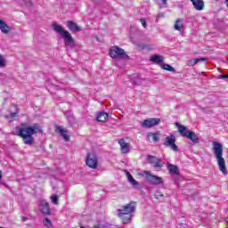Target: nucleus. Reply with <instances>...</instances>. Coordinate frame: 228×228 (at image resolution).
I'll return each mask as SVG.
<instances>
[{"mask_svg":"<svg viewBox=\"0 0 228 228\" xmlns=\"http://www.w3.org/2000/svg\"><path fill=\"white\" fill-rule=\"evenodd\" d=\"M23 220L26 221V217H23Z\"/></svg>","mask_w":228,"mask_h":228,"instance_id":"nucleus-44","label":"nucleus"},{"mask_svg":"<svg viewBox=\"0 0 228 228\" xmlns=\"http://www.w3.org/2000/svg\"><path fill=\"white\" fill-rule=\"evenodd\" d=\"M226 5H227V8H228V0H226Z\"/></svg>","mask_w":228,"mask_h":228,"instance_id":"nucleus-41","label":"nucleus"},{"mask_svg":"<svg viewBox=\"0 0 228 228\" xmlns=\"http://www.w3.org/2000/svg\"><path fill=\"white\" fill-rule=\"evenodd\" d=\"M167 170L169 174H173L174 175H179V167L174 164H167Z\"/></svg>","mask_w":228,"mask_h":228,"instance_id":"nucleus-19","label":"nucleus"},{"mask_svg":"<svg viewBox=\"0 0 228 228\" xmlns=\"http://www.w3.org/2000/svg\"><path fill=\"white\" fill-rule=\"evenodd\" d=\"M165 143H175V135L170 134L165 138Z\"/></svg>","mask_w":228,"mask_h":228,"instance_id":"nucleus-25","label":"nucleus"},{"mask_svg":"<svg viewBox=\"0 0 228 228\" xmlns=\"http://www.w3.org/2000/svg\"><path fill=\"white\" fill-rule=\"evenodd\" d=\"M67 28L71 31L72 33H76V31H81V27H79L76 22L73 20H68L67 21Z\"/></svg>","mask_w":228,"mask_h":228,"instance_id":"nucleus-14","label":"nucleus"},{"mask_svg":"<svg viewBox=\"0 0 228 228\" xmlns=\"http://www.w3.org/2000/svg\"><path fill=\"white\" fill-rule=\"evenodd\" d=\"M147 159L148 163L152 165L154 168H161V167H163V164H161V159H159L156 156L148 155Z\"/></svg>","mask_w":228,"mask_h":228,"instance_id":"nucleus-10","label":"nucleus"},{"mask_svg":"<svg viewBox=\"0 0 228 228\" xmlns=\"http://www.w3.org/2000/svg\"><path fill=\"white\" fill-rule=\"evenodd\" d=\"M51 200H52L53 204H54L55 206H58L60 200L58 199V195L53 194L51 196Z\"/></svg>","mask_w":228,"mask_h":228,"instance_id":"nucleus-28","label":"nucleus"},{"mask_svg":"<svg viewBox=\"0 0 228 228\" xmlns=\"http://www.w3.org/2000/svg\"><path fill=\"white\" fill-rule=\"evenodd\" d=\"M120 151L121 154H129L131 146H129V143H120Z\"/></svg>","mask_w":228,"mask_h":228,"instance_id":"nucleus-20","label":"nucleus"},{"mask_svg":"<svg viewBox=\"0 0 228 228\" xmlns=\"http://www.w3.org/2000/svg\"><path fill=\"white\" fill-rule=\"evenodd\" d=\"M53 30H55L56 33H60V35H63L67 30L63 29V27L61 25H58L54 23L53 25Z\"/></svg>","mask_w":228,"mask_h":228,"instance_id":"nucleus-23","label":"nucleus"},{"mask_svg":"<svg viewBox=\"0 0 228 228\" xmlns=\"http://www.w3.org/2000/svg\"><path fill=\"white\" fill-rule=\"evenodd\" d=\"M1 179H3V175L1 174V171H0V181Z\"/></svg>","mask_w":228,"mask_h":228,"instance_id":"nucleus-39","label":"nucleus"},{"mask_svg":"<svg viewBox=\"0 0 228 228\" xmlns=\"http://www.w3.org/2000/svg\"><path fill=\"white\" fill-rule=\"evenodd\" d=\"M125 174L127 177V181H129L130 179H132L133 175H131V173L127 170H125Z\"/></svg>","mask_w":228,"mask_h":228,"instance_id":"nucleus-32","label":"nucleus"},{"mask_svg":"<svg viewBox=\"0 0 228 228\" xmlns=\"http://www.w3.org/2000/svg\"><path fill=\"white\" fill-rule=\"evenodd\" d=\"M0 67H5L4 60L3 59V55H0Z\"/></svg>","mask_w":228,"mask_h":228,"instance_id":"nucleus-34","label":"nucleus"},{"mask_svg":"<svg viewBox=\"0 0 228 228\" xmlns=\"http://www.w3.org/2000/svg\"><path fill=\"white\" fill-rule=\"evenodd\" d=\"M10 117L15 118V117H17V112H11Z\"/></svg>","mask_w":228,"mask_h":228,"instance_id":"nucleus-36","label":"nucleus"},{"mask_svg":"<svg viewBox=\"0 0 228 228\" xmlns=\"http://www.w3.org/2000/svg\"><path fill=\"white\" fill-rule=\"evenodd\" d=\"M191 3L192 4L194 10H197L198 12H202V10H204V0H191Z\"/></svg>","mask_w":228,"mask_h":228,"instance_id":"nucleus-13","label":"nucleus"},{"mask_svg":"<svg viewBox=\"0 0 228 228\" xmlns=\"http://www.w3.org/2000/svg\"><path fill=\"white\" fill-rule=\"evenodd\" d=\"M109 56L113 59L119 58L120 60H129V55L126 53V51L118 45L112 46L110 49Z\"/></svg>","mask_w":228,"mask_h":228,"instance_id":"nucleus-5","label":"nucleus"},{"mask_svg":"<svg viewBox=\"0 0 228 228\" xmlns=\"http://www.w3.org/2000/svg\"><path fill=\"white\" fill-rule=\"evenodd\" d=\"M125 174L127 177V181H129L130 179H132L133 175H131V173L127 170H125Z\"/></svg>","mask_w":228,"mask_h":228,"instance_id":"nucleus-33","label":"nucleus"},{"mask_svg":"<svg viewBox=\"0 0 228 228\" xmlns=\"http://www.w3.org/2000/svg\"><path fill=\"white\" fill-rule=\"evenodd\" d=\"M159 124H161L159 118H150L142 123V127L151 128L154 127V126H159Z\"/></svg>","mask_w":228,"mask_h":228,"instance_id":"nucleus-8","label":"nucleus"},{"mask_svg":"<svg viewBox=\"0 0 228 228\" xmlns=\"http://www.w3.org/2000/svg\"><path fill=\"white\" fill-rule=\"evenodd\" d=\"M128 182L130 183V184H132V186H134L135 188H140V183L134 180V177L130 178Z\"/></svg>","mask_w":228,"mask_h":228,"instance_id":"nucleus-27","label":"nucleus"},{"mask_svg":"<svg viewBox=\"0 0 228 228\" xmlns=\"http://www.w3.org/2000/svg\"><path fill=\"white\" fill-rule=\"evenodd\" d=\"M150 60L153 61V63H163L165 57L162 55H153Z\"/></svg>","mask_w":228,"mask_h":228,"instance_id":"nucleus-22","label":"nucleus"},{"mask_svg":"<svg viewBox=\"0 0 228 228\" xmlns=\"http://www.w3.org/2000/svg\"><path fill=\"white\" fill-rule=\"evenodd\" d=\"M166 145H167V147H170L172 149V151H175V152H177L178 147H177V145H175V143H167Z\"/></svg>","mask_w":228,"mask_h":228,"instance_id":"nucleus-29","label":"nucleus"},{"mask_svg":"<svg viewBox=\"0 0 228 228\" xmlns=\"http://www.w3.org/2000/svg\"><path fill=\"white\" fill-rule=\"evenodd\" d=\"M39 211H41L43 215H51V207L49 206V202L45 200H42L39 203Z\"/></svg>","mask_w":228,"mask_h":228,"instance_id":"nucleus-11","label":"nucleus"},{"mask_svg":"<svg viewBox=\"0 0 228 228\" xmlns=\"http://www.w3.org/2000/svg\"><path fill=\"white\" fill-rule=\"evenodd\" d=\"M140 22L142 27L147 28V20H145V18L140 19Z\"/></svg>","mask_w":228,"mask_h":228,"instance_id":"nucleus-31","label":"nucleus"},{"mask_svg":"<svg viewBox=\"0 0 228 228\" xmlns=\"http://www.w3.org/2000/svg\"><path fill=\"white\" fill-rule=\"evenodd\" d=\"M86 167H89V168H92L93 170L97 169V167H99V158L97 157L95 151H90L87 153L86 159Z\"/></svg>","mask_w":228,"mask_h":228,"instance_id":"nucleus-7","label":"nucleus"},{"mask_svg":"<svg viewBox=\"0 0 228 228\" xmlns=\"http://www.w3.org/2000/svg\"><path fill=\"white\" fill-rule=\"evenodd\" d=\"M213 152L217 160V165L219 167L220 172L224 174V175H227V167H225V159L222 157L224 154V148L220 143H214Z\"/></svg>","mask_w":228,"mask_h":228,"instance_id":"nucleus-3","label":"nucleus"},{"mask_svg":"<svg viewBox=\"0 0 228 228\" xmlns=\"http://www.w3.org/2000/svg\"><path fill=\"white\" fill-rule=\"evenodd\" d=\"M126 142H129V137L119 139L118 143H126Z\"/></svg>","mask_w":228,"mask_h":228,"instance_id":"nucleus-30","label":"nucleus"},{"mask_svg":"<svg viewBox=\"0 0 228 228\" xmlns=\"http://www.w3.org/2000/svg\"><path fill=\"white\" fill-rule=\"evenodd\" d=\"M43 224L46 228H53V222H51L50 219L47 217L43 219Z\"/></svg>","mask_w":228,"mask_h":228,"instance_id":"nucleus-26","label":"nucleus"},{"mask_svg":"<svg viewBox=\"0 0 228 228\" xmlns=\"http://www.w3.org/2000/svg\"><path fill=\"white\" fill-rule=\"evenodd\" d=\"M50 148H53V145L50 144Z\"/></svg>","mask_w":228,"mask_h":228,"instance_id":"nucleus-46","label":"nucleus"},{"mask_svg":"<svg viewBox=\"0 0 228 228\" xmlns=\"http://www.w3.org/2000/svg\"><path fill=\"white\" fill-rule=\"evenodd\" d=\"M0 228H4V227H3V226H0Z\"/></svg>","mask_w":228,"mask_h":228,"instance_id":"nucleus-47","label":"nucleus"},{"mask_svg":"<svg viewBox=\"0 0 228 228\" xmlns=\"http://www.w3.org/2000/svg\"><path fill=\"white\" fill-rule=\"evenodd\" d=\"M183 28H184V23H183V20H176L175 22V25H174V28L176 31H183Z\"/></svg>","mask_w":228,"mask_h":228,"instance_id":"nucleus-21","label":"nucleus"},{"mask_svg":"<svg viewBox=\"0 0 228 228\" xmlns=\"http://www.w3.org/2000/svg\"><path fill=\"white\" fill-rule=\"evenodd\" d=\"M138 82L134 80V85H140V78H137Z\"/></svg>","mask_w":228,"mask_h":228,"instance_id":"nucleus-37","label":"nucleus"},{"mask_svg":"<svg viewBox=\"0 0 228 228\" xmlns=\"http://www.w3.org/2000/svg\"><path fill=\"white\" fill-rule=\"evenodd\" d=\"M218 79H228V75H220Z\"/></svg>","mask_w":228,"mask_h":228,"instance_id":"nucleus-35","label":"nucleus"},{"mask_svg":"<svg viewBox=\"0 0 228 228\" xmlns=\"http://www.w3.org/2000/svg\"><path fill=\"white\" fill-rule=\"evenodd\" d=\"M163 4H167V3H168V0H161Z\"/></svg>","mask_w":228,"mask_h":228,"instance_id":"nucleus-38","label":"nucleus"},{"mask_svg":"<svg viewBox=\"0 0 228 228\" xmlns=\"http://www.w3.org/2000/svg\"><path fill=\"white\" fill-rule=\"evenodd\" d=\"M110 118V114L106 113L105 111H101L96 114V120L97 122H104L108 120Z\"/></svg>","mask_w":228,"mask_h":228,"instance_id":"nucleus-17","label":"nucleus"},{"mask_svg":"<svg viewBox=\"0 0 228 228\" xmlns=\"http://www.w3.org/2000/svg\"><path fill=\"white\" fill-rule=\"evenodd\" d=\"M214 143H218V142H214Z\"/></svg>","mask_w":228,"mask_h":228,"instance_id":"nucleus-45","label":"nucleus"},{"mask_svg":"<svg viewBox=\"0 0 228 228\" xmlns=\"http://www.w3.org/2000/svg\"><path fill=\"white\" fill-rule=\"evenodd\" d=\"M55 133L61 134V136H62L66 142H69V140H70V136H69V132L67 131V129H64L61 126H55Z\"/></svg>","mask_w":228,"mask_h":228,"instance_id":"nucleus-12","label":"nucleus"},{"mask_svg":"<svg viewBox=\"0 0 228 228\" xmlns=\"http://www.w3.org/2000/svg\"><path fill=\"white\" fill-rule=\"evenodd\" d=\"M199 61H208V58L202 57V58H197V59H191L187 61L188 67H195Z\"/></svg>","mask_w":228,"mask_h":228,"instance_id":"nucleus-18","label":"nucleus"},{"mask_svg":"<svg viewBox=\"0 0 228 228\" xmlns=\"http://www.w3.org/2000/svg\"><path fill=\"white\" fill-rule=\"evenodd\" d=\"M0 31L4 35H8L10 31H12V28H10V26H8L4 20H0Z\"/></svg>","mask_w":228,"mask_h":228,"instance_id":"nucleus-15","label":"nucleus"},{"mask_svg":"<svg viewBox=\"0 0 228 228\" xmlns=\"http://www.w3.org/2000/svg\"><path fill=\"white\" fill-rule=\"evenodd\" d=\"M141 177L145 175V179L150 184H163V178L161 176L154 175L151 173V171H142V173H139Z\"/></svg>","mask_w":228,"mask_h":228,"instance_id":"nucleus-6","label":"nucleus"},{"mask_svg":"<svg viewBox=\"0 0 228 228\" xmlns=\"http://www.w3.org/2000/svg\"><path fill=\"white\" fill-rule=\"evenodd\" d=\"M134 211H136L135 201H131L118 209V212L119 213L118 216L123 220L124 224H129V222H131V218H133V213H134Z\"/></svg>","mask_w":228,"mask_h":228,"instance_id":"nucleus-2","label":"nucleus"},{"mask_svg":"<svg viewBox=\"0 0 228 228\" xmlns=\"http://www.w3.org/2000/svg\"><path fill=\"white\" fill-rule=\"evenodd\" d=\"M159 197H163V194H160Z\"/></svg>","mask_w":228,"mask_h":228,"instance_id":"nucleus-43","label":"nucleus"},{"mask_svg":"<svg viewBox=\"0 0 228 228\" xmlns=\"http://www.w3.org/2000/svg\"><path fill=\"white\" fill-rule=\"evenodd\" d=\"M226 224H227V225H228V216L226 217Z\"/></svg>","mask_w":228,"mask_h":228,"instance_id":"nucleus-40","label":"nucleus"},{"mask_svg":"<svg viewBox=\"0 0 228 228\" xmlns=\"http://www.w3.org/2000/svg\"><path fill=\"white\" fill-rule=\"evenodd\" d=\"M16 133L25 143H35V137L33 135L42 133V128H40L38 124L28 126V123H21L20 126L16 127Z\"/></svg>","mask_w":228,"mask_h":228,"instance_id":"nucleus-1","label":"nucleus"},{"mask_svg":"<svg viewBox=\"0 0 228 228\" xmlns=\"http://www.w3.org/2000/svg\"><path fill=\"white\" fill-rule=\"evenodd\" d=\"M94 228H101V227H99V226H94Z\"/></svg>","mask_w":228,"mask_h":228,"instance_id":"nucleus-42","label":"nucleus"},{"mask_svg":"<svg viewBox=\"0 0 228 228\" xmlns=\"http://www.w3.org/2000/svg\"><path fill=\"white\" fill-rule=\"evenodd\" d=\"M160 68L163 69V70H167V72H175V69L167 63L160 64Z\"/></svg>","mask_w":228,"mask_h":228,"instance_id":"nucleus-24","label":"nucleus"},{"mask_svg":"<svg viewBox=\"0 0 228 228\" xmlns=\"http://www.w3.org/2000/svg\"><path fill=\"white\" fill-rule=\"evenodd\" d=\"M61 37L64 40L65 45H68L69 47H74L76 41H74V37H72V35H70V32L66 30L65 32H63Z\"/></svg>","mask_w":228,"mask_h":228,"instance_id":"nucleus-9","label":"nucleus"},{"mask_svg":"<svg viewBox=\"0 0 228 228\" xmlns=\"http://www.w3.org/2000/svg\"><path fill=\"white\" fill-rule=\"evenodd\" d=\"M159 136H161V134L159 132L157 133H148L147 138L150 142H159Z\"/></svg>","mask_w":228,"mask_h":228,"instance_id":"nucleus-16","label":"nucleus"},{"mask_svg":"<svg viewBox=\"0 0 228 228\" xmlns=\"http://www.w3.org/2000/svg\"><path fill=\"white\" fill-rule=\"evenodd\" d=\"M175 126L177 127L178 133L181 136L187 138V140L193 142V143H199V135H197L195 132L188 129L184 125H181L178 122L175 123Z\"/></svg>","mask_w":228,"mask_h":228,"instance_id":"nucleus-4","label":"nucleus"}]
</instances>
